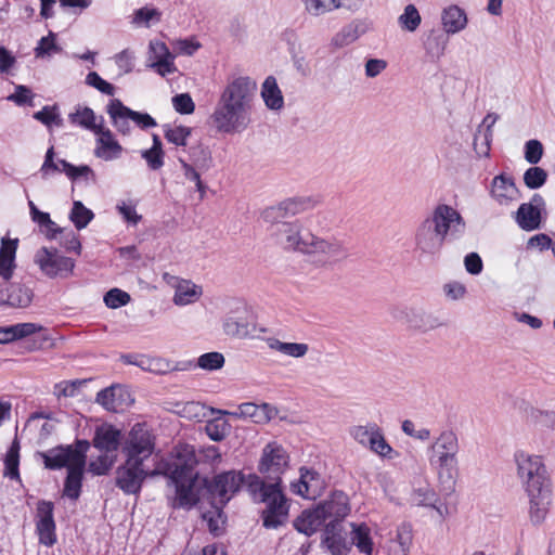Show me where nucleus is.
<instances>
[{"label":"nucleus","instance_id":"nucleus-1","mask_svg":"<svg viewBox=\"0 0 555 555\" xmlns=\"http://www.w3.org/2000/svg\"><path fill=\"white\" fill-rule=\"evenodd\" d=\"M248 491L254 502L264 504L261 512L264 528L278 529L287 522L289 501L279 481L267 482L258 476H250Z\"/></svg>","mask_w":555,"mask_h":555},{"label":"nucleus","instance_id":"nucleus-2","mask_svg":"<svg viewBox=\"0 0 555 555\" xmlns=\"http://www.w3.org/2000/svg\"><path fill=\"white\" fill-rule=\"evenodd\" d=\"M459 451V439L452 430L442 431L430 446L428 461L441 482L455 479Z\"/></svg>","mask_w":555,"mask_h":555},{"label":"nucleus","instance_id":"nucleus-3","mask_svg":"<svg viewBox=\"0 0 555 555\" xmlns=\"http://www.w3.org/2000/svg\"><path fill=\"white\" fill-rule=\"evenodd\" d=\"M517 477L525 492L552 487L551 478L541 455L519 450L514 454Z\"/></svg>","mask_w":555,"mask_h":555},{"label":"nucleus","instance_id":"nucleus-4","mask_svg":"<svg viewBox=\"0 0 555 555\" xmlns=\"http://www.w3.org/2000/svg\"><path fill=\"white\" fill-rule=\"evenodd\" d=\"M222 330L227 336L236 339L260 338L258 333L267 332L257 325L251 310L241 301L235 302L224 315Z\"/></svg>","mask_w":555,"mask_h":555},{"label":"nucleus","instance_id":"nucleus-5","mask_svg":"<svg viewBox=\"0 0 555 555\" xmlns=\"http://www.w3.org/2000/svg\"><path fill=\"white\" fill-rule=\"evenodd\" d=\"M307 255L310 260L321 268L332 267L348 258L349 251L345 243L338 238H324L312 233L308 235Z\"/></svg>","mask_w":555,"mask_h":555},{"label":"nucleus","instance_id":"nucleus-6","mask_svg":"<svg viewBox=\"0 0 555 555\" xmlns=\"http://www.w3.org/2000/svg\"><path fill=\"white\" fill-rule=\"evenodd\" d=\"M208 122L218 133H242L251 124V115L223 101L217 100L215 108L208 117Z\"/></svg>","mask_w":555,"mask_h":555},{"label":"nucleus","instance_id":"nucleus-7","mask_svg":"<svg viewBox=\"0 0 555 555\" xmlns=\"http://www.w3.org/2000/svg\"><path fill=\"white\" fill-rule=\"evenodd\" d=\"M155 450V437L143 424H135L121 444V451L128 461L144 464Z\"/></svg>","mask_w":555,"mask_h":555},{"label":"nucleus","instance_id":"nucleus-8","mask_svg":"<svg viewBox=\"0 0 555 555\" xmlns=\"http://www.w3.org/2000/svg\"><path fill=\"white\" fill-rule=\"evenodd\" d=\"M427 217L446 243L460 240L466 231L464 218L450 205L438 204Z\"/></svg>","mask_w":555,"mask_h":555},{"label":"nucleus","instance_id":"nucleus-9","mask_svg":"<svg viewBox=\"0 0 555 555\" xmlns=\"http://www.w3.org/2000/svg\"><path fill=\"white\" fill-rule=\"evenodd\" d=\"M256 91L257 83L255 80L246 76H240L224 86L218 100L251 115Z\"/></svg>","mask_w":555,"mask_h":555},{"label":"nucleus","instance_id":"nucleus-10","mask_svg":"<svg viewBox=\"0 0 555 555\" xmlns=\"http://www.w3.org/2000/svg\"><path fill=\"white\" fill-rule=\"evenodd\" d=\"M90 443L87 440H77L74 446H59L46 452L40 453L44 467L48 469L56 470L76 465V457L87 460V452Z\"/></svg>","mask_w":555,"mask_h":555},{"label":"nucleus","instance_id":"nucleus-11","mask_svg":"<svg viewBox=\"0 0 555 555\" xmlns=\"http://www.w3.org/2000/svg\"><path fill=\"white\" fill-rule=\"evenodd\" d=\"M34 262L50 279H66L73 273L75 268V261L69 257L61 255L55 248H39L34 256Z\"/></svg>","mask_w":555,"mask_h":555},{"label":"nucleus","instance_id":"nucleus-12","mask_svg":"<svg viewBox=\"0 0 555 555\" xmlns=\"http://www.w3.org/2000/svg\"><path fill=\"white\" fill-rule=\"evenodd\" d=\"M156 474L155 469L150 470L144 464L125 460L116 469L115 485L125 494H138L146 477Z\"/></svg>","mask_w":555,"mask_h":555},{"label":"nucleus","instance_id":"nucleus-13","mask_svg":"<svg viewBox=\"0 0 555 555\" xmlns=\"http://www.w3.org/2000/svg\"><path fill=\"white\" fill-rule=\"evenodd\" d=\"M546 215L544 197L539 193H534L528 203L519 205L514 214V220L521 230L529 232L539 230Z\"/></svg>","mask_w":555,"mask_h":555},{"label":"nucleus","instance_id":"nucleus-14","mask_svg":"<svg viewBox=\"0 0 555 555\" xmlns=\"http://www.w3.org/2000/svg\"><path fill=\"white\" fill-rule=\"evenodd\" d=\"M414 250L422 257H435L440 254L446 242L428 217L415 228L413 235Z\"/></svg>","mask_w":555,"mask_h":555},{"label":"nucleus","instance_id":"nucleus-15","mask_svg":"<svg viewBox=\"0 0 555 555\" xmlns=\"http://www.w3.org/2000/svg\"><path fill=\"white\" fill-rule=\"evenodd\" d=\"M287 466L288 455L280 444L273 442L263 448L258 470L266 479L281 483V475L284 474Z\"/></svg>","mask_w":555,"mask_h":555},{"label":"nucleus","instance_id":"nucleus-16","mask_svg":"<svg viewBox=\"0 0 555 555\" xmlns=\"http://www.w3.org/2000/svg\"><path fill=\"white\" fill-rule=\"evenodd\" d=\"M272 234L284 249L301 254H305L307 250L308 235H312L310 231L305 230L297 221L279 223L275 229H272Z\"/></svg>","mask_w":555,"mask_h":555},{"label":"nucleus","instance_id":"nucleus-17","mask_svg":"<svg viewBox=\"0 0 555 555\" xmlns=\"http://www.w3.org/2000/svg\"><path fill=\"white\" fill-rule=\"evenodd\" d=\"M393 317L403 323H406L410 327L428 332L442 325L439 318L421 307H401L397 308L393 312Z\"/></svg>","mask_w":555,"mask_h":555},{"label":"nucleus","instance_id":"nucleus-18","mask_svg":"<svg viewBox=\"0 0 555 555\" xmlns=\"http://www.w3.org/2000/svg\"><path fill=\"white\" fill-rule=\"evenodd\" d=\"M243 483V475L236 472H225L217 475L208 486V491L211 493L216 503L224 506L231 495L234 494Z\"/></svg>","mask_w":555,"mask_h":555},{"label":"nucleus","instance_id":"nucleus-19","mask_svg":"<svg viewBox=\"0 0 555 555\" xmlns=\"http://www.w3.org/2000/svg\"><path fill=\"white\" fill-rule=\"evenodd\" d=\"M53 509L52 502L44 500L38 502L36 531L39 542L46 546H52L56 542Z\"/></svg>","mask_w":555,"mask_h":555},{"label":"nucleus","instance_id":"nucleus-20","mask_svg":"<svg viewBox=\"0 0 555 555\" xmlns=\"http://www.w3.org/2000/svg\"><path fill=\"white\" fill-rule=\"evenodd\" d=\"M490 196L500 206H509L520 198V191L513 177L500 173L491 181Z\"/></svg>","mask_w":555,"mask_h":555},{"label":"nucleus","instance_id":"nucleus-21","mask_svg":"<svg viewBox=\"0 0 555 555\" xmlns=\"http://www.w3.org/2000/svg\"><path fill=\"white\" fill-rule=\"evenodd\" d=\"M149 67L153 68L162 77L173 74L177 70L175 55L169 51L166 43L152 40L149 44Z\"/></svg>","mask_w":555,"mask_h":555},{"label":"nucleus","instance_id":"nucleus-22","mask_svg":"<svg viewBox=\"0 0 555 555\" xmlns=\"http://www.w3.org/2000/svg\"><path fill=\"white\" fill-rule=\"evenodd\" d=\"M291 489L295 494L314 500L322 494L324 480L314 469L301 467L300 477L296 482H292Z\"/></svg>","mask_w":555,"mask_h":555},{"label":"nucleus","instance_id":"nucleus-23","mask_svg":"<svg viewBox=\"0 0 555 555\" xmlns=\"http://www.w3.org/2000/svg\"><path fill=\"white\" fill-rule=\"evenodd\" d=\"M96 402L109 412H120L130 406L133 399L126 387L113 385L98 392Z\"/></svg>","mask_w":555,"mask_h":555},{"label":"nucleus","instance_id":"nucleus-24","mask_svg":"<svg viewBox=\"0 0 555 555\" xmlns=\"http://www.w3.org/2000/svg\"><path fill=\"white\" fill-rule=\"evenodd\" d=\"M170 479L176 486L173 506L183 508L194 506L198 501V494L195 488L196 475H170Z\"/></svg>","mask_w":555,"mask_h":555},{"label":"nucleus","instance_id":"nucleus-25","mask_svg":"<svg viewBox=\"0 0 555 555\" xmlns=\"http://www.w3.org/2000/svg\"><path fill=\"white\" fill-rule=\"evenodd\" d=\"M526 494L529 499L528 514L530 522L534 526H539L545 520L550 512L552 505V487L526 492Z\"/></svg>","mask_w":555,"mask_h":555},{"label":"nucleus","instance_id":"nucleus-26","mask_svg":"<svg viewBox=\"0 0 555 555\" xmlns=\"http://www.w3.org/2000/svg\"><path fill=\"white\" fill-rule=\"evenodd\" d=\"M18 240L2 238L0 247V306L3 305L2 286L8 285L15 269V254Z\"/></svg>","mask_w":555,"mask_h":555},{"label":"nucleus","instance_id":"nucleus-27","mask_svg":"<svg viewBox=\"0 0 555 555\" xmlns=\"http://www.w3.org/2000/svg\"><path fill=\"white\" fill-rule=\"evenodd\" d=\"M169 283L175 288L172 301L177 306L194 304L203 294L202 287L189 280L171 276Z\"/></svg>","mask_w":555,"mask_h":555},{"label":"nucleus","instance_id":"nucleus-28","mask_svg":"<svg viewBox=\"0 0 555 555\" xmlns=\"http://www.w3.org/2000/svg\"><path fill=\"white\" fill-rule=\"evenodd\" d=\"M98 135L94 155L106 162L118 158L122 153V146L114 139L112 131L104 126Z\"/></svg>","mask_w":555,"mask_h":555},{"label":"nucleus","instance_id":"nucleus-29","mask_svg":"<svg viewBox=\"0 0 555 555\" xmlns=\"http://www.w3.org/2000/svg\"><path fill=\"white\" fill-rule=\"evenodd\" d=\"M318 507L322 509L324 520L333 521L337 527L350 511L347 496L343 493L334 494L331 500L318 504Z\"/></svg>","mask_w":555,"mask_h":555},{"label":"nucleus","instance_id":"nucleus-30","mask_svg":"<svg viewBox=\"0 0 555 555\" xmlns=\"http://www.w3.org/2000/svg\"><path fill=\"white\" fill-rule=\"evenodd\" d=\"M2 289L3 305L13 308H26L33 300V291L24 284L10 283V280H8V285L2 286Z\"/></svg>","mask_w":555,"mask_h":555},{"label":"nucleus","instance_id":"nucleus-31","mask_svg":"<svg viewBox=\"0 0 555 555\" xmlns=\"http://www.w3.org/2000/svg\"><path fill=\"white\" fill-rule=\"evenodd\" d=\"M76 465L69 467L64 481L63 496L76 501L80 496L87 460L76 457Z\"/></svg>","mask_w":555,"mask_h":555},{"label":"nucleus","instance_id":"nucleus-32","mask_svg":"<svg viewBox=\"0 0 555 555\" xmlns=\"http://www.w3.org/2000/svg\"><path fill=\"white\" fill-rule=\"evenodd\" d=\"M92 443L94 448L107 454H116L120 447V431L113 426L96 428Z\"/></svg>","mask_w":555,"mask_h":555},{"label":"nucleus","instance_id":"nucleus-33","mask_svg":"<svg viewBox=\"0 0 555 555\" xmlns=\"http://www.w3.org/2000/svg\"><path fill=\"white\" fill-rule=\"evenodd\" d=\"M197 464L195 449L190 444H181L177 448L176 460L170 475L190 476L196 475L194 468Z\"/></svg>","mask_w":555,"mask_h":555},{"label":"nucleus","instance_id":"nucleus-34","mask_svg":"<svg viewBox=\"0 0 555 555\" xmlns=\"http://www.w3.org/2000/svg\"><path fill=\"white\" fill-rule=\"evenodd\" d=\"M467 23V15L459 5H449L441 13V25L448 35H454L464 30Z\"/></svg>","mask_w":555,"mask_h":555},{"label":"nucleus","instance_id":"nucleus-35","mask_svg":"<svg viewBox=\"0 0 555 555\" xmlns=\"http://www.w3.org/2000/svg\"><path fill=\"white\" fill-rule=\"evenodd\" d=\"M325 522L323 518L322 509H319L318 505L312 509H305L295 520L294 528L306 534L307 537L312 535Z\"/></svg>","mask_w":555,"mask_h":555},{"label":"nucleus","instance_id":"nucleus-36","mask_svg":"<svg viewBox=\"0 0 555 555\" xmlns=\"http://www.w3.org/2000/svg\"><path fill=\"white\" fill-rule=\"evenodd\" d=\"M107 114L112 119L113 126L118 132L129 134L131 131L130 121L132 109L125 106L118 99H114L107 105Z\"/></svg>","mask_w":555,"mask_h":555},{"label":"nucleus","instance_id":"nucleus-37","mask_svg":"<svg viewBox=\"0 0 555 555\" xmlns=\"http://www.w3.org/2000/svg\"><path fill=\"white\" fill-rule=\"evenodd\" d=\"M68 119L73 125H77L93 133L102 131L104 119L102 116H95L94 112L87 106H77L75 112L68 115Z\"/></svg>","mask_w":555,"mask_h":555},{"label":"nucleus","instance_id":"nucleus-38","mask_svg":"<svg viewBox=\"0 0 555 555\" xmlns=\"http://www.w3.org/2000/svg\"><path fill=\"white\" fill-rule=\"evenodd\" d=\"M260 95L270 111H281L284 107V96L273 76H268L261 86Z\"/></svg>","mask_w":555,"mask_h":555},{"label":"nucleus","instance_id":"nucleus-39","mask_svg":"<svg viewBox=\"0 0 555 555\" xmlns=\"http://www.w3.org/2000/svg\"><path fill=\"white\" fill-rule=\"evenodd\" d=\"M498 116L494 114H488L481 126L479 127L474 139L475 151L480 155H488L490 149V141L492 139V127L495 124Z\"/></svg>","mask_w":555,"mask_h":555},{"label":"nucleus","instance_id":"nucleus-40","mask_svg":"<svg viewBox=\"0 0 555 555\" xmlns=\"http://www.w3.org/2000/svg\"><path fill=\"white\" fill-rule=\"evenodd\" d=\"M322 543L332 555H346L349 550L345 539L340 534L339 527L333 521L326 524Z\"/></svg>","mask_w":555,"mask_h":555},{"label":"nucleus","instance_id":"nucleus-41","mask_svg":"<svg viewBox=\"0 0 555 555\" xmlns=\"http://www.w3.org/2000/svg\"><path fill=\"white\" fill-rule=\"evenodd\" d=\"M263 340L271 350L291 358H302L309 350V346L304 343H284L275 337H266Z\"/></svg>","mask_w":555,"mask_h":555},{"label":"nucleus","instance_id":"nucleus-42","mask_svg":"<svg viewBox=\"0 0 555 555\" xmlns=\"http://www.w3.org/2000/svg\"><path fill=\"white\" fill-rule=\"evenodd\" d=\"M438 501V494L426 480L414 486L410 494V502L415 506H434Z\"/></svg>","mask_w":555,"mask_h":555},{"label":"nucleus","instance_id":"nucleus-43","mask_svg":"<svg viewBox=\"0 0 555 555\" xmlns=\"http://www.w3.org/2000/svg\"><path fill=\"white\" fill-rule=\"evenodd\" d=\"M319 204L320 199L317 196H298L281 202L282 209L286 211L288 217L311 210Z\"/></svg>","mask_w":555,"mask_h":555},{"label":"nucleus","instance_id":"nucleus-44","mask_svg":"<svg viewBox=\"0 0 555 555\" xmlns=\"http://www.w3.org/2000/svg\"><path fill=\"white\" fill-rule=\"evenodd\" d=\"M366 30L362 22H353L343 27L332 39V43L337 48H343L354 42Z\"/></svg>","mask_w":555,"mask_h":555},{"label":"nucleus","instance_id":"nucleus-45","mask_svg":"<svg viewBox=\"0 0 555 555\" xmlns=\"http://www.w3.org/2000/svg\"><path fill=\"white\" fill-rule=\"evenodd\" d=\"M20 441L17 438L13 440L10 448L7 451L4 457V470L3 476L11 480L21 481L20 476Z\"/></svg>","mask_w":555,"mask_h":555},{"label":"nucleus","instance_id":"nucleus-46","mask_svg":"<svg viewBox=\"0 0 555 555\" xmlns=\"http://www.w3.org/2000/svg\"><path fill=\"white\" fill-rule=\"evenodd\" d=\"M423 44L431 60H439L444 54L448 39L439 30H430Z\"/></svg>","mask_w":555,"mask_h":555},{"label":"nucleus","instance_id":"nucleus-47","mask_svg":"<svg viewBox=\"0 0 555 555\" xmlns=\"http://www.w3.org/2000/svg\"><path fill=\"white\" fill-rule=\"evenodd\" d=\"M216 416L207 421L205 431L214 441L223 440L231 431L230 423L224 418L225 414H215Z\"/></svg>","mask_w":555,"mask_h":555},{"label":"nucleus","instance_id":"nucleus-48","mask_svg":"<svg viewBox=\"0 0 555 555\" xmlns=\"http://www.w3.org/2000/svg\"><path fill=\"white\" fill-rule=\"evenodd\" d=\"M305 11L311 16H321L343 8L341 0H300Z\"/></svg>","mask_w":555,"mask_h":555},{"label":"nucleus","instance_id":"nucleus-49","mask_svg":"<svg viewBox=\"0 0 555 555\" xmlns=\"http://www.w3.org/2000/svg\"><path fill=\"white\" fill-rule=\"evenodd\" d=\"M164 155L159 137L153 134V145L151 149L142 151V158L145 159L150 169L158 170L164 166Z\"/></svg>","mask_w":555,"mask_h":555},{"label":"nucleus","instance_id":"nucleus-50","mask_svg":"<svg viewBox=\"0 0 555 555\" xmlns=\"http://www.w3.org/2000/svg\"><path fill=\"white\" fill-rule=\"evenodd\" d=\"M413 541V529L409 522H402L397 527L396 535L392 542L397 543L399 550L396 551L397 555H408Z\"/></svg>","mask_w":555,"mask_h":555},{"label":"nucleus","instance_id":"nucleus-51","mask_svg":"<svg viewBox=\"0 0 555 555\" xmlns=\"http://www.w3.org/2000/svg\"><path fill=\"white\" fill-rule=\"evenodd\" d=\"M162 20V12L152 7H142L135 10L131 16V23L134 26L151 27L153 23H158Z\"/></svg>","mask_w":555,"mask_h":555},{"label":"nucleus","instance_id":"nucleus-52","mask_svg":"<svg viewBox=\"0 0 555 555\" xmlns=\"http://www.w3.org/2000/svg\"><path fill=\"white\" fill-rule=\"evenodd\" d=\"M422 23V16L414 4H408L403 13L398 17V24L401 29L414 33Z\"/></svg>","mask_w":555,"mask_h":555},{"label":"nucleus","instance_id":"nucleus-53","mask_svg":"<svg viewBox=\"0 0 555 555\" xmlns=\"http://www.w3.org/2000/svg\"><path fill=\"white\" fill-rule=\"evenodd\" d=\"M94 214L87 208L81 202L75 201L69 215V219L75 224L77 230L85 229L93 219Z\"/></svg>","mask_w":555,"mask_h":555},{"label":"nucleus","instance_id":"nucleus-54","mask_svg":"<svg viewBox=\"0 0 555 555\" xmlns=\"http://www.w3.org/2000/svg\"><path fill=\"white\" fill-rule=\"evenodd\" d=\"M222 507L215 502L211 509L203 513V519L207 522L209 531L215 535L221 533L224 524Z\"/></svg>","mask_w":555,"mask_h":555},{"label":"nucleus","instance_id":"nucleus-55","mask_svg":"<svg viewBox=\"0 0 555 555\" xmlns=\"http://www.w3.org/2000/svg\"><path fill=\"white\" fill-rule=\"evenodd\" d=\"M33 117L48 128H51L52 126H63V119L61 118L59 107L56 105H47L41 111L36 112Z\"/></svg>","mask_w":555,"mask_h":555},{"label":"nucleus","instance_id":"nucleus-56","mask_svg":"<svg viewBox=\"0 0 555 555\" xmlns=\"http://www.w3.org/2000/svg\"><path fill=\"white\" fill-rule=\"evenodd\" d=\"M351 540L361 553L366 555L372 553V541L369 534V528L366 526H353Z\"/></svg>","mask_w":555,"mask_h":555},{"label":"nucleus","instance_id":"nucleus-57","mask_svg":"<svg viewBox=\"0 0 555 555\" xmlns=\"http://www.w3.org/2000/svg\"><path fill=\"white\" fill-rule=\"evenodd\" d=\"M378 426L375 423H370L365 426L357 425L349 429L350 436L361 446L369 448L375 430H378Z\"/></svg>","mask_w":555,"mask_h":555},{"label":"nucleus","instance_id":"nucleus-58","mask_svg":"<svg viewBox=\"0 0 555 555\" xmlns=\"http://www.w3.org/2000/svg\"><path fill=\"white\" fill-rule=\"evenodd\" d=\"M369 449L377 455L386 459H392L393 455H397V452L386 441L380 428L375 430V435L373 436Z\"/></svg>","mask_w":555,"mask_h":555},{"label":"nucleus","instance_id":"nucleus-59","mask_svg":"<svg viewBox=\"0 0 555 555\" xmlns=\"http://www.w3.org/2000/svg\"><path fill=\"white\" fill-rule=\"evenodd\" d=\"M546 180V170L538 166L528 168L524 173V183L530 190H535L543 186Z\"/></svg>","mask_w":555,"mask_h":555},{"label":"nucleus","instance_id":"nucleus-60","mask_svg":"<svg viewBox=\"0 0 555 555\" xmlns=\"http://www.w3.org/2000/svg\"><path fill=\"white\" fill-rule=\"evenodd\" d=\"M116 461V454H101L95 460L90 461L88 470L95 476L106 475Z\"/></svg>","mask_w":555,"mask_h":555},{"label":"nucleus","instance_id":"nucleus-61","mask_svg":"<svg viewBox=\"0 0 555 555\" xmlns=\"http://www.w3.org/2000/svg\"><path fill=\"white\" fill-rule=\"evenodd\" d=\"M192 133V129L186 126H173L166 127L165 129V138L169 143H172L177 146H185L189 137Z\"/></svg>","mask_w":555,"mask_h":555},{"label":"nucleus","instance_id":"nucleus-62","mask_svg":"<svg viewBox=\"0 0 555 555\" xmlns=\"http://www.w3.org/2000/svg\"><path fill=\"white\" fill-rule=\"evenodd\" d=\"M191 159L194 165L202 170H208L211 167L212 158L208 147L198 144L190 149Z\"/></svg>","mask_w":555,"mask_h":555},{"label":"nucleus","instance_id":"nucleus-63","mask_svg":"<svg viewBox=\"0 0 555 555\" xmlns=\"http://www.w3.org/2000/svg\"><path fill=\"white\" fill-rule=\"evenodd\" d=\"M116 210L130 225H137L142 219V216L137 212L135 204L132 201L118 202L116 205Z\"/></svg>","mask_w":555,"mask_h":555},{"label":"nucleus","instance_id":"nucleus-64","mask_svg":"<svg viewBox=\"0 0 555 555\" xmlns=\"http://www.w3.org/2000/svg\"><path fill=\"white\" fill-rule=\"evenodd\" d=\"M223 364L224 357L217 351L204 353L197 359V366L206 371L219 370Z\"/></svg>","mask_w":555,"mask_h":555}]
</instances>
